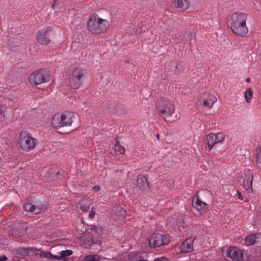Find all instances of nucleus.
<instances>
[{"instance_id": "obj_12", "label": "nucleus", "mask_w": 261, "mask_h": 261, "mask_svg": "<svg viewBox=\"0 0 261 261\" xmlns=\"http://www.w3.org/2000/svg\"><path fill=\"white\" fill-rule=\"evenodd\" d=\"M23 206L25 211L34 214H40L44 212L46 208V206L44 205H35L28 200L24 202Z\"/></svg>"}, {"instance_id": "obj_37", "label": "nucleus", "mask_w": 261, "mask_h": 261, "mask_svg": "<svg viewBox=\"0 0 261 261\" xmlns=\"http://www.w3.org/2000/svg\"><path fill=\"white\" fill-rule=\"evenodd\" d=\"M93 244H98L99 245H101V241H98V242H93Z\"/></svg>"}, {"instance_id": "obj_20", "label": "nucleus", "mask_w": 261, "mask_h": 261, "mask_svg": "<svg viewBox=\"0 0 261 261\" xmlns=\"http://www.w3.org/2000/svg\"><path fill=\"white\" fill-rule=\"evenodd\" d=\"M116 215L119 219H123L126 215V212L120 206L116 207Z\"/></svg>"}, {"instance_id": "obj_41", "label": "nucleus", "mask_w": 261, "mask_h": 261, "mask_svg": "<svg viewBox=\"0 0 261 261\" xmlns=\"http://www.w3.org/2000/svg\"><path fill=\"white\" fill-rule=\"evenodd\" d=\"M136 261H148L147 260H144V259H139L138 260H136Z\"/></svg>"}, {"instance_id": "obj_17", "label": "nucleus", "mask_w": 261, "mask_h": 261, "mask_svg": "<svg viewBox=\"0 0 261 261\" xmlns=\"http://www.w3.org/2000/svg\"><path fill=\"white\" fill-rule=\"evenodd\" d=\"M196 0H174V4L176 8H180L184 10L188 9L190 5Z\"/></svg>"}, {"instance_id": "obj_36", "label": "nucleus", "mask_w": 261, "mask_h": 261, "mask_svg": "<svg viewBox=\"0 0 261 261\" xmlns=\"http://www.w3.org/2000/svg\"><path fill=\"white\" fill-rule=\"evenodd\" d=\"M7 260V257L6 256L3 255L2 256H0V261H6Z\"/></svg>"}, {"instance_id": "obj_40", "label": "nucleus", "mask_w": 261, "mask_h": 261, "mask_svg": "<svg viewBox=\"0 0 261 261\" xmlns=\"http://www.w3.org/2000/svg\"><path fill=\"white\" fill-rule=\"evenodd\" d=\"M156 137L158 139H159L160 138V135L159 134H156Z\"/></svg>"}, {"instance_id": "obj_3", "label": "nucleus", "mask_w": 261, "mask_h": 261, "mask_svg": "<svg viewBox=\"0 0 261 261\" xmlns=\"http://www.w3.org/2000/svg\"><path fill=\"white\" fill-rule=\"evenodd\" d=\"M74 114L70 112L55 114L51 120V126L56 129L70 126L73 121Z\"/></svg>"}, {"instance_id": "obj_23", "label": "nucleus", "mask_w": 261, "mask_h": 261, "mask_svg": "<svg viewBox=\"0 0 261 261\" xmlns=\"http://www.w3.org/2000/svg\"><path fill=\"white\" fill-rule=\"evenodd\" d=\"M184 35L183 33H177L175 34L174 35H171L172 39L177 40L180 42H183L184 43H186V41L184 39Z\"/></svg>"}, {"instance_id": "obj_28", "label": "nucleus", "mask_w": 261, "mask_h": 261, "mask_svg": "<svg viewBox=\"0 0 261 261\" xmlns=\"http://www.w3.org/2000/svg\"><path fill=\"white\" fill-rule=\"evenodd\" d=\"M115 151L120 154H123L125 152V148L124 147L120 146L119 144H116L115 146Z\"/></svg>"}, {"instance_id": "obj_8", "label": "nucleus", "mask_w": 261, "mask_h": 261, "mask_svg": "<svg viewBox=\"0 0 261 261\" xmlns=\"http://www.w3.org/2000/svg\"><path fill=\"white\" fill-rule=\"evenodd\" d=\"M49 80L50 78L48 74L43 70L35 72L29 76L30 83L34 85H38L47 82Z\"/></svg>"}, {"instance_id": "obj_19", "label": "nucleus", "mask_w": 261, "mask_h": 261, "mask_svg": "<svg viewBox=\"0 0 261 261\" xmlns=\"http://www.w3.org/2000/svg\"><path fill=\"white\" fill-rule=\"evenodd\" d=\"M217 98L214 95L208 94L207 98L203 100V105L208 109H211L217 101Z\"/></svg>"}, {"instance_id": "obj_11", "label": "nucleus", "mask_w": 261, "mask_h": 261, "mask_svg": "<svg viewBox=\"0 0 261 261\" xmlns=\"http://www.w3.org/2000/svg\"><path fill=\"white\" fill-rule=\"evenodd\" d=\"M192 206L200 214L205 213L208 208V204L199 198L198 194H195L193 197Z\"/></svg>"}, {"instance_id": "obj_33", "label": "nucleus", "mask_w": 261, "mask_h": 261, "mask_svg": "<svg viewBox=\"0 0 261 261\" xmlns=\"http://www.w3.org/2000/svg\"><path fill=\"white\" fill-rule=\"evenodd\" d=\"M93 190L95 192H98L100 190V187L99 186H95L93 187Z\"/></svg>"}, {"instance_id": "obj_1", "label": "nucleus", "mask_w": 261, "mask_h": 261, "mask_svg": "<svg viewBox=\"0 0 261 261\" xmlns=\"http://www.w3.org/2000/svg\"><path fill=\"white\" fill-rule=\"evenodd\" d=\"M247 19V15L245 13L239 12L232 14L230 18V25L233 33L239 36L245 37L248 32Z\"/></svg>"}, {"instance_id": "obj_14", "label": "nucleus", "mask_w": 261, "mask_h": 261, "mask_svg": "<svg viewBox=\"0 0 261 261\" xmlns=\"http://www.w3.org/2000/svg\"><path fill=\"white\" fill-rule=\"evenodd\" d=\"M91 202L88 199H82L76 204V208L77 212L81 214L86 213L89 210Z\"/></svg>"}, {"instance_id": "obj_7", "label": "nucleus", "mask_w": 261, "mask_h": 261, "mask_svg": "<svg viewBox=\"0 0 261 261\" xmlns=\"http://www.w3.org/2000/svg\"><path fill=\"white\" fill-rule=\"evenodd\" d=\"M85 71L77 68L69 77V84L70 87L74 89H77L82 85L81 79L85 75Z\"/></svg>"}, {"instance_id": "obj_15", "label": "nucleus", "mask_w": 261, "mask_h": 261, "mask_svg": "<svg viewBox=\"0 0 261 261\" xmlns=\"http://www.w3.org/2000/svg\"><path fill=\"white\" fill-rule=\"evenodd\" d=\"M193 241L194 240L192 238L187 239L179 247L180 252L187 253L192 251L193 249Z\"/></svg>"}, {"instance_id": "obj_18", "label": "nucleus", "mask_w": 261, "mask_h": 261, "mask_svg": "<svg viewBox=\"0 0 261 261\" xmlns=\"http://www.w3.org/2000/svg\"><path fill=\"white\" fill-rule=\"evenodd\" d=\"M253 179V175L249 174L247 175L243 179V186L244 189L249 192L253 191L252 189V181Z\"/></svg>"}, {"instance_id": "obj_39", "label": "nucleus", "mask_w": 261, "mask_h": 261, "mask_svg": "<svg viewBox=\"0 0 261 261\" xmlns=\"http://www.w3.org/2000/svg\"><path fill=\"white\" fill-rule=\"evenodd\" d=\"M250 81V79L249 77H247L246 79V82L248 83Z\"/></svg>"}, {"instance_id": "obj_25", "label": "nucleus", "mask_w": 261, "mask_h": 261, "mask_svg": "<svg viewBox=\"0 0 261 261\" xmlns=\"http://www.w3.org/2000/svg\"><path fill=\"white\" fill-rule=\"evenodd\" d=\"M244 97L247 102L249 103L250 102L252 97V91L250 88H248L246 90Z\"/></svg>"}, {"instance_id": "obj_2", "label": "nucleus", "mask_w": 261, "mask_h": 261, "mask_svg": "<svg viewBox=\"0 0 261 261\" xmlns=\"http://www.w3.org/2000/svg\"><path fill=\"white\" fill-rule=\"evenodd\" d=\"M109 27L108 20L100 17L97 14L91 15L87 20V29L93 34H103L108 30Z\"/></svg>"}, {"instance_id": "obj_32", "label": "nucleus", "mask_w": 261, "mask_h": 261, "mask_svg": "<svg viewBox=\"0 0 261 261\" xmlns=\"http://www.w3.org/2000/svg\"><path fill=\"white\" fill-rule=\"evenodd\" d=\"M95 215V210L93 207H92L91 211L89 212L88 217L90 219H92L94 217Z\"/></svg>"}, {"instance_id": "obj_35", "label": "nucleus", "mask_w": 261, "mask_h": 261, "mask_svg": "<svg viewBox=\"0 0 261 261\" xmlns=\"http://www.w3.org/2000/svg\"><path fill=\"white\" fill-rule=\"evenodd\" d=\"M237 195L239 199L243 200V196H242L241 193L239 191H237Z\"/></svg>"}, {"instance_id": "obj_27", "label": "nucleus", "mask_w": 261, "mask_h": 261, "mask_svg": "<svg viewBox=\"0 0 261 261\" xmlns=\"http://www.w3.org/2000/svg\"><path fill=\"white\" fill-rule=\"evenodd\" d=\"M72 251L71 250H66L61 251L60 256H59L61 258H65L66 257L70 256L72 254Z\"/></svg>"}, {"instance_id": "obj_6", "label": "nucleus", "mask_w": 261, "mask_h": 261, "mask_svg": "<svg viewBox=\"0 0 261 261\" xmlns=\"http://www.w3.org/2000/svg\"><path fill=\"white\" fill-rule=\"evenodd\" d=\"M147 241L149 247L156 248L167 245L169 242V239L167 236L155 233L149 236Z\"/></svg>"}, {"instance_id": "obj_38", "label": "nucleus", "mask_w": 261, "mask_h": 261, "mask_svg": "<svg viewBox=\"0 0 261 261\" xmlns=\"http://www.w3.org/2000/svg\"><path fill=\"white\" fill-rule=\"evenodd\" d=\"M143 253L138 252V258H140L141 257V255Z\"/></svg>"}, {"instance_id": "obj_34", "label": "nucleus", "mask_w": 261, "mask_h": 261, "mask_svg": "<svg viewBox=\"0 0 261 261\" xmlns=\"http://www.w3.org/2000/svg\"><path fill=\"white\" fill-rule=\"evenodd\" d=\"M154 261H167V259L164 257L157 258Z\"/></svg>"}, {"instance_id": "obj_22", "label": "nucleus", "mask_w": 261, "mask_h": 261, "mask_svg": "<svg viewBox=\"0 0 261 261\" xmlns=\"http://www.w3.org/2000/svg\"><path fill=\"white\" fill-rule=\"evenodd\" d=\"M41 256L42 257H44L50 259H56L60 260L61 257L59 256L53 255L50 252H43L41 253Z\"/></svg>"}, {"instance_id": "obj_9", "label": "nucleus", "mask_w": 261, "mask_h": 261, "mask_svg": "<svg viewBox=\"0 0 261 261\" xmlns=\"http://www.w3.org/2000/svg\"><path fill=\"white\" fill-rule=\"evenodd\" d=\"M225 138L223 133L216 134L211 133L206 136V145L209 150H211L215 144L223 142Z\"/></svg>"}, {"instance_id": "obj_13", "label": "nucleus", "mask_w": 261, "mask_h": 261, "mask_svg": "<svg viewBox=\"0 0 261 261\" xmlns=\"http://www.w3.org/2000/svg\"><path fill=\"white\" fill-rule=\"evenodd\" d=\"M48 29L44 28L39 30L36 34L37 42L42 45H47L50 42V39L48 34Z\"/></svg>"}, {"instance_id": "obj_21", "label": "nucleus", "mask_w": 261, "mask_h": 261, "mask_svg": "<svg viewBox=\"0 0 261 261\" xmlns=\"http://www.w3.org/2000/svg\"><path fill=\"white\" fill-rule=\"evenodd\" d=\"M255 236L253 234L247 236L245 239V244L247 246H250L254 244L255 241Z\"/></svg>"}, {"instance_id": "obj_16", "label": "nucleus", "mask_w": 261, "mask_h": 261, "mask_svg": "<svg viewBox=\"0 0 261 261\" xmlns=\"http://www.w3.org/2000/svg\"><path fill=\"white\" fill-rule=\"evenodd\" d=\"M137 186L142 191L146 190L148 188V183L146 177L143 175H139L137 177Z\"/></svg>"}, {"instance_id": "obj_26", "label": "nucleus", "mask_w": 261, "mask_h": 261, "mask_svg": "<svg viewBox=\"0 0 261 261\" xmlns=\"http://www.w3.org/2000/svg\"><path fill=\"white\" fill-rule=\"evenodd\" d=\"M26 230L27 229L25 226H23L20 228V230H15L14 233L16 236L21 237L25 233Z\"/></svg>"}, {"instance_id": "obj_29", "label": "nucleus", "mask_w": 261, "mask_h": 261, "mask_svg": "<svg viewBox=\"0 0 261 261\" xmlns=\"http://www.w3.org/2000/svg\"><path fill=\"white\" fill-rule=\"evenodd\" d=\"M90 229L92 231H95L97 234H100L102 232L101 227H98L96 225H93L91 227Z\"/></svg>"}, {"instance_id": "obj_42", "label": "nucleus", "mask_w": 261, "mask_h": 261, "mask_svg": "<svg viewBox=\"0 0 261 261\" xmlns=\"http://www.w3.org/2000/svg\"><path fill=\"white\" fill-rule=\"evenodd\" d=\"M1 160H2V159H1V158H0V162H1Z\"/></svg>"}, {"instance_id": "obj_10", "label": "nucleus", "mask_w": 261, "mask_h": 261, "mask_svg": "<svg viewBox=\"0 0 261 261\" xmlns=\"http://www.w3.org/2000/svg\"><path fill=\"white\" fill-rule=\"evenodd\" d=\"M226 255L233 261H241L243 258V251L235 246H230L227 250Z\"/></svg>"}, {"instance_id": "obj_5", "label": "nucleus", "mask_w": 261, "mask_h": 261, "mask_svg": "<svg viewBox=\"0 0 261 261\" xmlns=\"http://www.w3.org/2000/svg\"><path fill=\"white\" fill-rule=\"evenodd\" d=\"M156 107L158 112L162 116L170 117L175 110L174 102L166 98H161L158 100Z\"/></svg>"}, {"instance_id": "obj_4", "label": "nucleus", "mask_w": 261, "mask_h": 261, "mask_svg": "<svg viewBox=\"0 0 261 261\" xmlns=\"http://www.w3.org/2000/svg\"><path fill=\"white\" fill-rule=\"evenodd\" d=\"M17 143L20 148L25 152L33 150L38 144V140L33 138L27 132H21L19 135Z\"/></svg>"}, {"instance_id": "obj_31", "label": "nucleus", "mask_w": 261, "mask_h": 261, "mask_svg": "<svg viewBox=\"0 0 261 261\" xmlns=\"http://www.w3.org/2000/svg\"><path fill=\"white\" fill-rule=\"evenodd\" d=\"M5 118L4 107L0 105V120H4Z\"/></svg>"}, {"instance_id": "obj_30", "label": "nucleus", "mask_w": 261, "mask_h": 261, "mask_svg": "<svg viewBox=\"0 0 261 261\" xmlns=\"http://www.w3.org/2000/svg\"><path fill=\"white\" fill-rule=\"evenodd\" d=\"M256 159L257 163L261 164V144L260 146L258 148L257 153L256 154Z\"/></svg>"}, {"instance_id": "obj_43", "label": "nucleus", "mask_w": 261, "mask_h": 261, "mask_svg": "<svg viewBox=\"0 0 261 261\" xmlns=\"http://www.w3.org/2000/svg\"><path fill=\"white\" fill-rule=\"evenodd\" d=\"M54 1H55V2H56V0H54Z\"/></svg>"}, {"instance_id": "obj_24", "label": "nucleus", "mask_w": 261, "mask_h": 261, "mask_svg": "<svg viewBox=\"0 0 261 261\" xmlns=\"http://www.w3.org/2000/svg\"><path fill=\"white\" fill-rule=\"evenodd\" d=\"M100 257L98 255H88L84 257V261H99Z\"/></svg>"}]
</instances>
